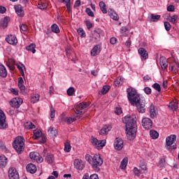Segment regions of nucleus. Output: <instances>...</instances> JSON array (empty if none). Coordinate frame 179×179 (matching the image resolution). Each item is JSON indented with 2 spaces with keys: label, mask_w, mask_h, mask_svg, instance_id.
<instances>
[{
  "label": "nucleus",
  "mask_w": 179,
  "mask_h": 179,
  "mask_svg": "<svg viewBox=\"0 0 179 179\" xmlns=\"http://www.w3.org/2000/svg\"><path fill=\"white\" fill-rule=\"evenodd\" d=\"M27 51H30L33 54H36V44L31 43L29 45L26 47Z\"/></svg>",
  "instance_id": "nucleus-31"
},
{
  "label": "nucleus",
  "mask_w": 179,
  "mask_h": 179,
  "mask_svg": "<svg viewBox=\"0 0 179 179\" xmlns=\"http://www.w3.org/2000/svg\"><path fill=\"white\" fill-rule=\"evenodd\" d=\"M8 123L6 122V116L5 113H0V129H6Z\"/></svg>",
  "instance_id": "nucleus-10"
},
{
  "label": "nucleus",
  "mask_w": 179,
  "mask_h": 179,
  "mask_svg": "<svg viewBox=\"0 0 179 179\" xmlns=\"http://www.w3.org/2000/svg\"><path fill=\"white\" fill-rule=\"evenodd\" d=\"M48 6V4H47V3L44 1H41L38 3V8L39 9H41L42 10L44 9H47Z\"/></svg>",
  "instance_id": "nucleus-37"
},
{
  "label": "nucleus",
  "mask_w": 179,
  "mask_h": 179,
  "mask_svg": "<svg viewBox=\"0 0 179 179\" xmlns=\"http://www.w3.org/2000/svg\"><path fill=\"white\" fill-rule=\"evenodd\" d=\"M6 40L7 43L11 45H16L17 43V38H16V36L15 35H8Z\"/></svg>",
  "instance_id": "nucleus-15"
},
{
  "label": "nucleus",
  "mask_w": 179,
  "mask_h": 179,
  "mask_svg": "<svg viewBox=\"0 0 179 179\" xmlns=\"http://www.w3.org/2000/svg\"><path fill=\"white\" fill-rule=\"evenodd\" d=\"M91 142L98 149H103L106 146V140L98 141L97 138L92 137Z\"/></svg>",
  "instance_id": "nucleus-8"
},
{
  "label": "nucleus",
  "mask_w": 179,
  "mask_h": 179,
  "mask_svg": "<svg viewBox=\"0 0 179 179\" xmlns=\"http://www.w3.org/2000/svg\"><path fill=\"white\" fill-rule=\"evenodd\" d=\"M101 52V45H96L94 46V48L91 50V55L92 57H96V55H99Z\"/></svg>",
  "instance_id": "nucleus-19"
},
{
  "label": "nucleus",
  "mask_w": 179,
  "mask_h": 179,
  "mask_svg": "<svg viewBox=\"0 0 179 179\" xmlns=\"http://www.w3.org/2000/svg\"><path fill=\"white\" fill-rule=\"evenodd\" d=\"M103 36V30L101 29H95L90 36V43H99L100 38Z\"/></svg>",
  "instance_id": "nucleus-6"
},
{
  "label": "nucleus",
  "mask_w": 179,
  "mask_h": 179,
  "mask_svg": "<svg viewBox=\"0 0 179 179\" xmlns=\"http://www.w3.org/2000/svg\"><path fill=\"white\" fill-rule=\"evenodd\" d=\"M6 65L10 71H15V62L14 59H8V62H6Z\"/></svg>",
  "instance_id": "nucleus-25"
},
{
  "label": "nucleus",
  "mask_w": 179,
  "mask_h": 179,
  "mask_svg": "<svg viewBox=\"0 0 179 179\" xmlns=\"http://www.w3.org/2000/svg\"><path fill=\"white\" fill-rule=\"evenodd\" d=\"M10 90L11 93H13V94H15V96H17L19 94V91L17 90L11 88Z\"/></svg>",
  "instance_id": "nucleus-60"
},
{
  "label": "nucleus",
  "mask_w": 179,
  "mask_h": 179,
  "mask_svg": "<svg viewBox=\"0 0 179 179\" xmlns=\"http://www.w3.org/2000/svg\"><path fill=\"white\" fill-rule=\"evenodd\" d=\"M66 93L68 96H73V94H75V88L73 87H70L67 90Z\"/></svg>",
  "instance_id": "nucleus-47"
},
{
  "label": "nucleus",
  "mask_w": 179,
  "mask_h": 179,
  "mask_svg": "<svg viewBox=\"0 0 179 179\" xmlns=\"http://www.w3.org/2000/svg\"><path fill=\"white\" fill-rule=\"evenodd\" d=\"M126 124V134L129 141H134L136 138L138 132V124H136V115H131L124 117L123 120Z\"/></svg>",
  "instance_id": "nucleus-2"
},
{
  "label": "nucleus",
  "mask_w": 179,
  "mask_h": 179,
  "mask_svg": "<svg viewBox=\"0 0 179 179\" xmlns=\"http://www.w3.org/2000/svg\"><path fill=\"white\" fill-rule=\"evenodd\" d=\"M51 30L53 33L58 34V33H59V27H58L57 24H53L51 26Z\"/></svg>",
  "instance_id": "nucleus-42"
},
{
  "label": "nucleus",
  "mask_w": 179,
  "mask_h": 179,
  "mask_svg": "<svg viewBox=\"0 0 179 179\" xmlns=\"http://www.w3.org/2000/svg\"><path fill=\"white\" fill-rule=\"evenodd\" d=\"M108 15L111 19L113 20H119L120 17L118 16V14L115 13V11L113 10V9H110V10L108 11Z\"/></svg>",
  "instance_id": "nucleus-28"
},
{
  "label": "nucleus",
  "mask_w": 179,
  "mask_h": 179,
  "mask_svg": "<svg viewBox=\"0 0 179 179\" xmlns=\"http://www.w3.org/2000/svg\"><path fill=\"white\" fill-rule=\"evenodd\" d=\"M42 135H43V133L41 132V130H34V139H38V138H40Z\"/></svg>",
  "instance_id": "nucleus-41"
},
{
  "label": "nucleus",
  "mask_w": 179,
  "mask_h": 179,
  "mask_svg": "<svg viewBox=\"0 0 179 179\" xmlns=\"http://www.w3.org/2000/svg\"><path fill=\"white\" fill-rule=\"evenodd\" d=\"M23 103V99L22 98H13L10 101V106L13 107V108H19L20 106H22Z\"/></svg>",
  "instance_id": "nucleus-9"
},
{
  "label": "nucleus",
  "mask_w": 179,
  "mask_h": 179,
  "mask_svg": "<svg viewBox=\"0 0 179 179\" xmlns=\"http://www.w3.org/2000/svg\"><path fill=\"white\" fill-rule=\"evenodd\" d=\"M89 106H90V102H89V101L80 103L78 105V109H77L78 113H83V111L80 110H85V108H87V107H89Z\"/></svg>",
  "instance_id": "nucleus-21"
},
{
  "label": "nucleus",
  "mask_w": 179,
  "mask_h": 179,
  "mask_svg": "<svg viewBox=\"0 0 179 179\" xmlns=\"http://www.w3.org/2000/svg\"><path fill=\"white\" fill-rule=\"evenodd\" d=\"M142 125L145 129H152V127H153V122H152V120L144 117L142 120Z\"/></svg>",
  "instance_id": "nucleus-11"
},
{
  "label": "nucleus",
  "mask_w": 179,
  "mask_h": 179,
  "mask_svg": "<svg viewBox=\"0 0 179 179\" xmlns=\"http://www.w3.org/2000/svg\"><path fill=\"white\" fill-rule=\"evenodd\" d=\"M74 167L77 170H83V169H85V163L81 159H75Z\"/></svg>",
  "instance_id": "nucleus-16"
},
{
  "label": "nucleus",
  "mask_w": 179,
  "mask_h": 179,
  "mask_svg": "<svg viewBox=\"0 0 179 179\" xmlns=\"http://www.w3.org/2000/svg\"><path fill=\"white\" fill-rule=\"evenodd\" d=\"M77 33L82 38H85V37H86V32L83 29V28H78Z\"/></svg>",
  "instance_id": "nucleus-38"
},
{
  "label": "nucleus",
  "mask_w": 179,
  "mask_h": 179,
  "mask_svg": "<svg viewBox=\"0 0 179 179\" xmlns=\"http://www.w3.org/2000/svg\"><path fill=\"white\" fill-rule=\"evenodd\" d=\"M134 173L135 176H137V177H139V176H141V173H143V172H142L141 170L138 169V168H134Z\"/></svg>",
  "instance_id": "nucleus-53"
},
{
  "label": "nucleus",
  "mask_w": 179,
  "mask_h": 179,
  "mask_svg": "<svg viewBox=\"0 0 179 179\" xmlns=\"http://www.w3.org/2000/svg\"><path fill=\"white\" fill-rule=\"evenodd\" d=\"M64 152H71V144L69 143L65 144Z\"/></svg>",
  "instance_id": "nucleus-56"
},
{
  "label": "nucleus",
  "mask_w": 179,
  "mask_h": 179,
  "mask_svg": "<svg viewBox=\"0 0 179 179\" xmlns=\"http://www.w3.org/2000/svg\"><path fill=\"white\" fill-rule=\"evenodd\" d=\"M40 101V94H34L31 98V103L33 104L38 103Z\"/></svg>",
  "instance_id": "nucleus-30"
},
{
  "label": "nucleus",
  "mask_w": 179,
  "mask_h": 179,
  "mask_svg": "<svg viewBox=\"0 0 179 179\" xmlns=\"http://www.w3.org/2000/svg\"><path fill=\"white\" fill-rule=\"evenodd\" d=\"M8 177L10 179H19V173L15 168H10L8 170Z\"/></svg>",
  "instance_id": "nucleus-14"
},
{
  "label": "nucleus",
  "mask_w": 179,
  "mask_h": 179,
  "mask_svg": "<svg viewBox=\"0 0 179 179\" xmlns=\"http://www.w3.org/2000/svg\"><path fill=\"white\" fill-rule=\"evenodd\" d=\"M178 19V15H173L171 17V20H170V22L171 23H173V24H176V23H177V20Z\"/></svg>",
  "instance_id": "nucleus-51"
},
{
  "label": "nucleus",
  "mask_w": 179,
  "mask_h": 179,
  "mask_svg": "<svg viewBox=\"0 0 179 179\" xmlns=\"http://www.w3.org/2000/svg\"><path fill=\"white\" fill-rule=\"evenodd\" d=\"M46 162L51 164V163L54 162V155L52 154H48L46 157H45Z\"/></svg>",
  "instance_id": "nucleus-39"
},
{
  "label": "nucleus",
  "mask_w": 179,
  "mask_h": 179,
  "mask_svg": "<svg viewBox=\"0 0 179 179\" xmlns=\"http://www.w3.org/2000/svg\"><path fill=\"white\" fill-rule=\"evenodd\" d=\"M176 139H177V136L176 135H171L166 138L165 148L167 149V150H169V152H171V150H174L177 149V145L174 143Z\"/></svg>",
  "instance_id": "nucleus-5"
},
{
  "label": "nucleus",
  "mask_w": 179,
  "mask_h": 179,
  "mask_svg": "<svg viewBox=\"0 0 179 179\" xmlns=\"http://www.w3.org/2000/svg\"><path fill=\"white\" fill-rule=\"evenodd\" d=\"M124 83V78H117L114 82L115 86L120 87L121 85Z\"/></svg>",
  "instance_id": "nucleus-36"
},
{
  "label": "nucleus",
  "mask_w": 179,
  "mask_h": 179,
  "mask_svg": "<svg viewBox=\"0 0 179 179\" xmlns=\"http://www.w3.org/2000/svg\"><path fill=\"white\" fill-rule=\"evenodd\" d=\"M0 76L1 78H6L8 76V71H6V68L2 64H0Z\"/></svg>",
  "instance_id": "nucleus-27"
},
{
  "label": "nucleus",
  "mask_w": 179,
  "mask_h": 179,
  "mask_svg": "<svg viewBox=\"0 0 179 179\" xmlns=\"http://www.w3.org/2000/svg\"><path fill=\"white\" fill-rule=\"evenodd\" d=\"M85 23L87 29L88 30H90V29H92L93 27V23H92V22H90V20H85Z\"/></svg>",
  "instance_id": "nucleus-50"
},
{
  "label": "nucleus",
  "mask_w": 179,
  "mask_h": 179,
  "mask_svg": "<svg viewBox=\"0 0 179 179\" xmlns=\"http://www.w3.org/2000/svg\"><path fill=\"white\" fill-rule=\"evenodd\" d=\"M24 127L25 128H27V129H34V128H36V126L34 125V124L29 122L24 124Z\"/></svg>",
  "instance_id": "nucleus-45"
},
{
  "label": "nucleus",
  "mask_w": 179,
  "mask_h": 179,
  "mask_svg": "<svg viewBox=\"0 0 179 179\" xmlns=\"http://www.w3.org/2000/svg\"><path fill=\"white\" fill-rule=\"evenodd\" d=\"M127 99L131 106H136L138 113H145L146 99L138 94L136 90L129 87L127 89Z\"/></svg>",
  "instance_id": "nucleus-1"
},
{
  "label": "nucleus",
  "mask_w": 179,
  "mask_h": 179,
  "mask_svg": "<svg viewBox=\"0 0 179 179\" xmlns=\"http://www.w3.org/2000/svg\"><path fill=\"white\" fill-rule=\"evenodd\" d=\"M57 134H58V132L57 131L55 128L50 127L48 130V134L50 135V136H52V138H55V136H57Z\"/></svg>",
  "instance_id": "nucleus-32"
},
{
  "label": "nucleus",
  "mask_w": 179,
  "mask_h": 179,
  "mask_svg": "<svg viewBox=\"0 0 179 179\" xmlns=\"http://www.w3.org/2000/svg\"><path fill=\"white\" fill-rule=\"evenodd\" d=\"M150 113H157L159 112V108L155 104L152 103L149 107Z\"/></svg>",
  "instance_id": "nucleus-40"
},
{
  "label": "nucleus",
  "mask_w": 179,
  "mask_h": 179,
  "mask_svg": "<svg viewBox=\"0 0 179 179\" xmlns=\"http://www.w3.org/2000/svg\"><path fill=\"white\" fill-rule=\"evenodd\" d=\"M138 54L141 55L143 59H148L149 58V55L148 54V51L145 50L143 48H140L138 50Z\"/></svg>",
  "instance_id": "nucleus-22"
},
{
  "label": "nucleus",
  "mask_w": 179,
  "mask_h": 179,
  "mask_svg": "<svg viewBox=\"0 0 179 179\" xmlns=\"http://www.w3.org/2000/svg\"><path fill=\"white\" fill-rule=\"evenodd\" d=\"M85 13L90 17H94V13H93V11H92V9H90V8H87L85 10Z\"/></svg>",
  "instance_id": "nucleus-49"
},
{
  "label": "nucleus",
  "mask_w": 179,
  "mask_h": 179,
  "mask_svg": "<svg viewBox=\"0 0 179 179\" xmlns=\"http://www.w3.org/2000/svg\"><path fill=\"white\" fill-rule=\"evenodd\" d=\"M110 87L109 85H104L100 93L102 94H107V93H108V91L110 90Z\"/></svg>",
  "instance_id": "nucleus-44"
},
{
  "label": "nucleus",
  "mask_w": 179,
  "mask_h": 179,
  "mask_svg": "<svg viewBox=\"0 0 179 179\" xmlns=\"http://www.w3.org/2000/svg\"><path fill=\"white\" fill-rule=\"evenodd\" d=\"M110 131H111V126L105 125L99 131V134L100 135H107V134H108V132H110Z\"/></svg>",
  "instance_id": "nucleus-26"
},
{
  "label": "nucleus",
  "mask_w": 179,
  "mask_h": 179,
  "mask_svg": "<svg viewBox=\"0 0 179 179\" xmlns=\"http://www.w3.org/2000/svg\"><path fill=\"white\" fill-rule=\"evenodd\" d=\"M150 135L152 139H157L159 138V133L156 130H150Z\"/></svg>",
  "instance_id": "nucleus-35"
},
{
  "label": "nucleus",
  "mask_w": 179,
  "mask_h": 179,
  "mask_svg": "<svg viewBox=\"0 0 179 179\" xmlns=\"http://www.w3.org/2000/svg\"><path fill=\"white\" fill-rule=\"evenodd\" d=\"M165 163H166V159L164 158H162L159 162L160 167H163Z\"/></svg>",
  "instance_id": "nucleus-59"
},
{
  "label": "nucleus",
  "mask_w": 179,
  "mask_h": 179,
  "mask_svg": "<svg viewBox=\"0 0 179 179\" xmlns=\"http://www.w3.org/2000/svg\"><path fill=\"white\" fill-rule=\"evenodd\" d=\"M79 6H80V0H77L75 2L74 8H79Z\"/></svg>",
  "instance_id": "nucleus-63"
},
{
  "label": "nucleus",
  "mask_w": 179,
  "mask_h": 179,
  "mask_svg": "<svg viewBox=\"0 0 179 179\" xmlns=\"http://www.w3.org/2000/svg\"><path fill=\"white\" fill-rule=\"evenodd\" d=\"M13 146L16 150L17 153L21 155L24 150V138L22 136H17L15 138Z\"/></svg>",
  "instance_id": "nucleus-3"
},
{
  "label": "nucleus",
  "mask_w": 179,
  "mask_h": 179,
  "mask_svg": "<svg viewBox=\"0 0 179 179\" xmlns=\"http://www.w3.org/2000/svg\"><path fill=\"white\" fill-rule=\"evenodd\" d=\"M169 108L172 111H176L177 108H178V103L172 101L169 105Z\"/></svg>",
  "instance_id": "nucleus-29"
},
{
  "label": "nucleus",
  "mask_w": 179,
  "mask_h": 179,
  "mask_svg": "<svg viewBox=\"0 0 179 179\" xmlns=\"http://www.w3.org/2000/svg\"><path fill=\"white\" fill-rule=\"evenodd\" d=\"M20 29L21 31H27V30L29 29L27 25H26L25 24H22L21 25H20Z\"/></svg>",
  "instance_id": "nucleus-52"
},
{
  "label": "nucleus",
  "mask_w": 179,
  "mask_h": 179,
  "mask_svg": "<svg viewBox=\"0 0 179 179\" xmlns=\"http://www.w3.org/2000/svg\"><path fill=\"white\" fill-rule=\"evenodd\" d=\"M140 169H141V171H145V170L147 169L146 164H145V162H141Z\"/></svg>",
  "instance_id": "nucleus-57"
},
{
  "label": "nucleus",
  "mask_w": 179,
  "mask_h": 179,
  "mask_svg": "<svg viewBox=\"0 0 179 179\" xmlns=\"http://www.w3.org/2000/svg\"><path fill=\"white\" fill-rule=\"evenodd\" d=\"M8 164V158L4 155L0 156V169H5Z\"/></svg>",
  "instance_id": "nucleus-23"
},
{
  "label": "nucleus",
  "mask_w": 179,
  "mask_h": 179,
  "mask_svg": "<svg viewBox=\"0 0 179 179\" xmlns=\"http://www.w3.org/2000/svg\"><path fill=\"white\" fill-rule=\"evenodd\" d=\"M175 9L176 8H175L174 6H173V5H170L167 7L168 12H174Z\"/></svg>",
  "instance_id": "nucleus-58"
},
{
  "label": "nucleus",
  "mask_w": 179,
  "mask_h": 179,
  "mask_svg": "<svg viewBox=\"0 0 179 179\" xmlns=\"http://www.w3.org/2000/svg\"><path fill=\"white\" fill-rule=\"evenodd\" d=\"M17 69L20 71V73H21V76H22V78H24V71H23V68H24V69H26V66L23 64L20 65H17Z\"/></svg>",
  "instance_id": "nucleus-43"
},
{
  "label": "nucleus",
  "mask_w": 179,
  "mask_h": 179,
  "mask_svg": "<svg viewBox=\"0 0 179 179\" xmlns=\"http://www.w3.org/2000/svg\"><path fill=\"white\" fill-rule=\"evenodd\" d=\"M10 22V18L8 16L4 17L0 21V29H6L8 24Z\"/></svg>",
  "instance_id": "nucleus-17"
},
{
  "label": "nucleus",
  "mask_w": 179,
  "mask_h": 179,
  "mask_svg": "<svg viewBox=\"0 0 179 179\" xmlns=\"http://www.w3.org/2000/svg\"><path fill=\"white\" fill-rule=\"evenodd\" d=\"M83 113H76L71 117H65V113H62L60 115V118L62 120H63L64 122H66V124L69 125L72 124V122H75V121H76L77 119L80 120V118H82L83 117Z\"/></svg>",
  "instance_id": "nucleus-4"
},
{
  "label": "nucleus",
  "mask_w": 179,
  "mask_h": 179,
  "mask_svg": "<svg viewBox=\"0 0 179 179\" xmlns=\"http://www.w3.org/2000/svg\"><path fill=\"white\" fill-rule=\"evenodd\" d=\"M30 159L32 160H35V162H37V163H43L44 161V159L42 158V157L40 156V155L37 152H31L29 154Z\"/></svg>",
  "instance_id": "nucleus-13"
},
{
  "label": "nucleus",
  "mask_w": 179,
  "mask_h": 179,
  "mask_svg": "<svg viewBox=\"0 0 179 179\" xmlns=\"http://www.w3.org/2000/svg\"><path fill=\"white\" fill-rule=\"evenodd\" d=\"M164 27L166 31H170V29H171V25L170 24V22H164Z\"/></svg>",
  "instance_id": "nucleus-54"
},
{
  "label": "nucleus",
  "mask_w": 179,
  "mask_h": 179,
  "mask_svg": "<svg viewBox=\"0 0 179 179\" xmlns=\"http://www.w3.org/2000/svg\"><path fill=\"white\" fill-rule=\"evenodd\" d=\"M92 169L95 170V171H100V166L103 164V159L99 155H96L92 158Z\"/></svg>",
  "instance_id": "nucleus-7"
},
{
  "label": "nucleus",
  "mask_w": 179,
  "mask_h": 179,
  "mask_svg": "<svg viewBox=\"0 0 179 179\" xmlns=\"http://www.w3.org/2000/svg\"><path fill=\"white\" fill-rule=\"evenodd\" d=\"M143 90L145 94H152V89L150 87H146L143 89Z\"/></svg>",
  "instance_id": "nucleus-55"
},
{
  "label": "nucleus",
  "mask_w": 179,
  "mask_h": 179,
  "mask_svg": "<svg viewBox=\"0 0 179 179\" xmlns=\"http://www.w3.org/2000/svg\"><path fill=\"white\" fill-rule=\"evenodd\" d=\"M90 179H99V176L97 174H92L90 176Z\"/></svg>",
  "instance_id": "nucleus-64"
},
{
  "label": "nucleus",
  "mask_w": 179,
  "mask_h": 179,
  "mask_svg": "<svg viewBox=\"0 0 179 179\" xmlns=\"http://www.w3.org/2000/svg\"><path fill=\"white\" fill-rule=\"evenodd\" d=\"M152 87H153V89H155V90H156L157 92H162V87H160V85L157 83H155L154 85H152Z\"/></svg>",
  "instance_id": "nucleus-48"
},
{
  "label": "nucleus",
  "mask_w": 179,
  "mask_h": 179,
  "mask_svg": "<svg viewBox=\"0 0 179 179\" xmlns=\"http://www.w3.org/2000/svg\"><path fill=\"white\" fill-rule=\"evenodd\" d=\"M27 171L28 173H31V174H34L37 171V166L34 164H29L27 166Z\"/></svg>",
  "instance_id": "nucleus-24"
},
{
  "label": "nucleus",
  "mask_w": 179,
  "mask_h": 179,
  "mask_svg": "<svg viewBox=\"0 0 179 179\" xmlns=\"http://www.w3.org/2000/svg\"><path fill=\"white\" fill-rule=\"evenodd\" d=\"M18 87L20 88V90L23 91L24 89H26V87H24V85L23 83H18Z\"/></svg>",
  "instance_id": "nucleus-61"
},
{
  "label": "nucleus",
  "mask_w": 179,
  "mask_h": 179,
  "mask_svg": "<svg viewBox=\"0 0 179 179\" xmlns=\"http://www.w3.org/2000/svg\"><path fill=\"white\" fill-rule=\"evenodd\" d=\"M14 9L18 16L20 17H23L24 16V10H23V6H22V5L18 4L15 6Z\"/></svg>",
  "instance_id": "nucleus-18"
},
{
  "label": "nucleus",
  "mask_w": 179,
  "mask_h": 179,
  "mask_svg": "<svg viewBox=\"0 0 179 179\" xmlns=\"http://www.w3.org/2000/svg\"><path fill=\"white\" fill-rule=\"evenodd\" d=\"M128 164V158H124L120 164V169L122 170H124V169H127V165Z\"/></svg>",
  "instance_id": "nucleus-33"
},
{
  "label": "nucleus",
  "mask_w": 179,
  "mask_h": 179,
  "mask_svg": "<svg viewBox=\"0 0 179 179\" xmlns=\"http://www.w3.org/2000/svg\"><path fill=\"white\" fill-rule=\"evenodd\" d=\"M114 148L116 150H121L124 148V141L121 138H116L114 142Z\"/></svg>",
  "instance_id": "nucleus-12"
},
{
  "label": "nucleus",
  "mask_w": 179,
  "mask_h": 179,
  "mask_svg": "<svg viewBox=\"0 0 179 179\" xmlns=\"http://www.w3.org/2000/svg\"><path fill=\"white\" fill-rule=\"evenodd\" d=\"M159 64L163 71H166V69H167V66H169V63L166 57H160Z\"/></svg>",
  "instance_id": "nucleus-20"
},
{
  "label": "nucleus",
  "mask_w": 179,
  "mask_h": 179,
  "mask_svg": "<svg viewBox=\"0 0 179 179\" xmlns=\"http://www.w3.org/2000/svg\"><path fill=\"white\" fill-rule=\"evenodd\" d=\"M5 12H6V8L2 6H0V13H5Z\"/></svg>",
  "instance_id": "nucleus-62"
},
{
  "label": "nucleus",
  "mask_w": 179,
  "mask_h": 179,
  "mask_svg": "<svg viewBox=\"0 0 179 179\" xmlns=\"http://www.w3.org/2000/svg\"><path fill=\"white\" fill-rule=\"evenodd\" d=\"M99 7L102 13H104V14L107 13V8H106V3H104L103 1H100Z\"/></svg>",
  "instance_id": "nucleus-34"
},
{
  "label": "nucleus",
  "mask_w": 179,
  "mask_h": 179,
  "mask_svg": "<svg viewBox=\"0 0 179 179\" xmlns=\"http://www.w3.org/2000/svg\"><path fill=\"white\" fill-rule=\"evenodd\" d=\"M160 19V15L155 14H151L150 22H157Z\"/></svg>",
  "instance_id": "nucleus-46"
}]
</instances>
